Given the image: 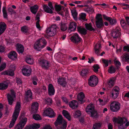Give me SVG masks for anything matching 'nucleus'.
<instances>
[{"instance_id":"nucleus-57","label":"nucleus","mask_w":129,"mask_h":129,"mask_svg":"<svg viewBox=\"0 0 129 129\" xmlns=\"http://www.w3.org/2000/svg\"><path fill=\"white\" fill-rule=\"evenodd\" d=\"M124 58L126 61H129V54H125L124 55Z\"/></svg>"},{"instance_id":"nucleus-20","label":"nucleus","mask_w":129,"mask_h":129,"mask_svg":"<svg viewBox=\"0 0 129 129\" xmlns=\"http://www.w3.org/2000/svg\"><path fill=\"white\" fill-rule=\"evenodd\" d=\"M48 94L50 96L54 95L55 92V90L53 86L51 84H50L48 86Z\"/></svg>"},{"instance_id":"nucleus-41","label":"nucleus","mask_w":129,"mask_h":129,"mask_svg":"<svg viewBox=\"0 0 129 129\" xmlns=\"http://www.w3.org/2000/svg\"><path fill=\"white\" fill-rule=\"evenodd\" d=\"M8 87V85L5 84L3 83H0V90H4L6 89Z\"/></svg>"},{"instance_id":"nucleus-60","label":"nucleus","mask_w":129,"mask_h":129,"mask_svg":"<svg viewBox=\"0 0 129 129\" xmlns=\"http://www.w3.org/2000/svg\"><path fill=\"white\" fill-rule=\"evenodd\" d=\"M23 127L22 126H21L18 123L17 125H16L15 127V129H22Z\"/></svg>"},{"instance_id":"nucleus-6","label":"nucleus","mask_w":129,"mask_h":129,"mask_svg":"<svg viewBox=\"0 0 129 129\" xmlns=\"http://www.w3.org/2000/svg\"><path fill=\"white\" fill-rule=\"evenodd\" d=\"M11 92L10 94H7V99L9 104L10 105H12L14 101V99L16 97V93L13 89L11 90Z\"/></svg>"},{"instance_id":"nucleus-49","label":"nucleus","mask_w":129,"mask_h":129,"mask_svg":"<svg viewBox=\"0 0 129 129\" xmlns=\"http://www.w3.org/2000/svg\"><path fill=\"white\" fill-rule=\"evenodd\" d=\"M109 21L110 22V24L111 25H115L117 22V21L115 19H112L111 18H110Z\"/></svg>"},{"instance_id":"nucleus-5","label":"nucleus","mask_w":129,"mask_h":129,"mask_svg":"<svg viewBox=\"0 0 129 129\" xmlns=\"http://www.w3.org/2000/svg\"><path fill=\"white\" fill-rule=\"evenodd\" d=\"M110 109L113 112H116L119 110L120 108V104L118 102L113 101L111 103L110 105Z\"/></svg>"},{"instance_id":"nucleus-56","label":"nucleus","mask_w":129,"mask_h":129,"mask_svg":"<svg viewBox=\"0 0 129 129\" xmlns=\"http://www.w3.org/2000/svg\"><path fill=\"white\" fill-rule=\"evenodd\" d=\"M55 10L57 11H60L61 9V7L60 5H56L55 6Z\"/></svg>"},{"instance_id":"nucleus-40","label":"nucleus","mask_w":129,"mask_h":129,"mask_svg":"<svg viewBox=\"0 0 129 129\" xmlns=\"http://www.w3.org/2000/svg\"><path fill=\"white\" fill-rule=\"evenodd\" d=\"M72 15L75 20L77 19V13L76 10L75 9H73L71 11Z\"/></svg>"},{"instance_id":"nucleus-12","label":"nucleus","mask_w":129,"mask_h":129,"mask_svg":"<svg viewBox=\"0 0 129 129\" xmlns=\"http://www.w3.org/2000/svg\"><path fill=\"white\" fill-rule=\"evenodd\" d=\"M33 99L32 93L31 90L30 89L28 90L25 93L24 101L26 102H29Z\"/></svg>"},{"instance_id":"nucleus-33","label":"nucleus","mask_w":129,"mask_h":129,"mask_svg":"<svg viewBox=\"0 0 129 129\" xmlns=\"http://www.w3.org/2000/svg\"><path fill=\"white\" fill-rule=\"evenodd\" d=\"M20 121L19 123L22 127H24L27 121V118L26 117L19 118Z\"/></svg>"},{"instance_id":"nucleus-42","label":"nucleus","mask_w":129,"mask_h":129,"mask_svg":"<svg viewBox=\"0 0 129 129\" xmlns=\"http://www.w3.org/2000/svg\"><path fill=\"white\" fill-rule=\"evenodd\" d=\"M52 99L49 98H46L44 100V102L46 104L50 105L52 103Z\"/></svg>"},{"instance_id":"nucleus-28","label":"nucleus","mask_w":129,"mask_h":129,"mask_svg":"<svg viewBox=\"0 0 129 129\" xmlns=\"http://www.w3.org/2000/svg\"><path fill=\"white\" fill-rule=\"evenodd\" d=\"M6 27V25L5 23L1 22L0 23V35L4 32Z\"/></svg>"},{"instance_id":"nucleus-45","label":"nucleus","mask_w":129,"mask_h":129,"mask_svg":"<svg viewBox=\"0 0 129 129\" xmlns=\"http://www.w3.org/2000/svg\"><path fill=\"white\" fill-rule=\"evenodd\" d=\"M32 79L33 84L35 85H37V82L38 81V79L37 77L36 76H33L32 77Z\"/></svg>"},{"instance_id":"nucleus-1","label":"nucleus","mask_w":129,"mask_h":129,"mask_svg":"<svg viewBox=\"0 0 129 129\" xmlns=\"http://www.w3.org/2000/svg\"><path fill=\"white\" fill-rule=\"evenodd\" d=\"M113 121L115 123H117L119 129H124L129 125V121L124 117H114Z\"/></svg>"},{"instance_id":"nucleus-14","label":"nucleus","mask_w":129,"mask_h":129,"mask_svg":"<svg viewBox=\"0 0 129 129\" xmlns=\"http://www.w3.org/2000/svg\"><path fill=\"white\" fill-rule=\"evenodd\" d=\"M46 116L50 117H54L55 116V114L52 110L50 108H47L44 112Z\"/></svg>"},{"instance_id":"nucleus-29","label":"nucleus","mask_w":129,"mask_h":129,"mask_svg":"<svg viewBox=\"0 0 129 129\" xmlns=\"http://www.w3.org/2000/svg\"><path fill=\"white\" fill-rule=\"evenodd\" d=\"M39 103L36 102H33L31 105V110L34 112H36L38 110Z\"/></svg>"},{"instance_id":"nucleus-62","label":"nucleus","mask_w":129,"mask_h":129,"mask_svg":"<svg viewBox=\"0 0 129 129\" xmlns=\"http://www.w3.org/2000/svg\"><path fill=\"white\" fill-rule=\"evenodd\" d=\"M123 49L124 51H125L129 52V46H124Z\"/></svg>"},{"instance_id":"nucleus-38","label":"nucleus","mask_w":129,"mask_h":129,"mask_svg":"<svg viewBox=\"0 0 129 129\" xmlns=\"http://www.w3.org/2000/svg\"><path fill=\"white\" fill-rule=\"evenodd\" d=\"M2 75H7L11 76H13L14 75V73L13 71H5L1 73Z\"/></svg>"},{"instance_id":"nucleus-53","label":"nucleus","mask_w":129,"mask_h":129,"mask_svg":"<svg viewBox=\"0 0 129 129\" xmlns=\"http://www.w3.org/2000/svg\"><path fill=\"white\" fill-rule=\"evenodd\" d=\"M16 83L18 84V85H20L22 84V81L21 79L19 78L16 77Z\"/></svg>"},{"instance_id":"nucleus-25","label":"nucleus","mask_w":129,"mask_h":129,"mask_svg":"<svg viewBox=\"0 0 129 129\" xmlns=\"http://www.w3.org/2000/svg\"><path fill=\"white\" fill-rule=\"evenodd\" d=\"M18 117V116L13 114L12 119L9 126V128H11L14 126Z\"/></svg>"},{"instance_id":"nucleus-8","label":"nucleus","mask_w":129,"mask_h":129,"mask_svg":"<svg viewBox=\"0 0 129 129\" xmlns=\"http://www.w3.org/2000/svg\"><path fill=\"white\" fill-rule=\"evenodd\" d=\"M96 21L95 23L98 28H100L103 24V20L102 18V15L101 14H97L96 16Z\"/></svg>"},{"instance_id":"nucleus-13","label":"nucleus","mask_w":129,"mask_h":129,"mask_svg":"<svg viewBox=\"0 0 129 129\" xmlns=\"http://www.w3.org/2000/svg\"><path fill=\"white\" fill-rule=\"evenodd\" d=\"M21 105L20 102H17L16 103L15 108L14 112L13 115L18 116L20 111L21 110Z\"/></svg>"},{"instance_id":"nucleus-59","label":"nucleus","mask_w":129,"mask_h":129,"mask_svg":"<svg viewBox=\"0 0 129 129\" xmlns=\"http://www.w3.org/2000/svg\"><path fill=\"white\" fill-rule=\"evenodd\" d=\"M8 11L9 12L11 13V14L16 13V12L11 7H9L8 9Z\"/></svg>"},{"instance_id":"nucleus-64","label":"nucleus","mask_w":129,"mask_h":129,"mask_svg":"<svg viewBox=\"0 0 129 129\" xmlns=\"http://www.w3.org/2000/svg\"><path fill=\"white\" fill-rule=\"evenodd\" d=\"M102 61L105 64L106 67L108 66L109 64V62L108 60L103 59Z\"/></svg>"},{"instance_id":"nucleus-37","label":"nucleus","mask_w":129,"mask_h":129,"mask_svg":"<svg viewBox=\"0 0 129 129\" xmlns=\"http://www.w3.org/2000/svg\"><path fill=\"white\" fill-rule=\"evenodd\" d=\"M62 115L69 121L71 120V117L69 113L65 110H63L62 111Z\"/></svg>"},{"instance_id":"nucleus-27","label":"nucleus","mask_w":129,"mask_h":129,"mask_svg":"<svg viewBox=\"0 0 129 129\" xmlns=\"http://www.w3.org/2000/svg\"><path fill=\"white\" fill-rule=\"evenodd\" d=\"M8 56L9 58L15 59L17 58V53L14 51H11L8 54Z\"/></svg>"},{"instance_id":"nucleus-11","label":"nucleus","mask_w":129,"mask_h":129,"mask_svg":"<svg viewBox=\"0 0 129 129\" xmlns=\"http://www.w3.org/2000/svg\"><path fill=\"white\" fill-rule=\"evenodd\" d=\"M120 29L117 27L115 30L112 31L111 33V35L114 39H117L121 35Z\"/></svg>"},{"instance_id":"nucleus-61","label":"nucleus","mask_w":129,"mask_h":129,"mask_svg":"<svg viewBox=\"0 0 129 129\" xmlns=\"http://www.w3.org/2000/svg\"><path fill=\"white\" fill-rule=\"evenodd\" d=\"M25 129H35L34 125H31L26 126L25 127Z\"/></svg>"},{"instance_id":"nucleus-21","label":"nucleus","mask_w":129,"mask_h":129,"mask_svg":"<svg viewBox=\"0 0 129 129\" xmlns=\"http://www.w3.org/2000/svg\"><path fill=\"white\" fill-rule=\"evenodd\" d=\"M57 82L58 84L63 87H66L67 85V82L66 81V79L65 78H59L58 79Z\"/></svg>"},{"instance_id":"nucleus-16","label":"nucleus","mask_w":129,"mask_h":129,"mask_svg":"<svg viewBox=\"0 0 129 129\" xmlns=\"http://www.w3.org/2000/svg\"><path fill=\"white\" fill-rule=\"evenodd\" d=\"M94 105L90 104H89V112L91 114V116L96 117H97V113L94 109Z\"/></svg>"},{"instance_id":"nucleus-47","label":"nucleus","mask_w":129,"mask_h":129,"mask_svg":"<svg viewBox=\"0 0 129 129\" xmlns=\"http://www.w3.org/2000/svg\"><path fill=\"white\" fill-rule=\"evenodd\" d=\"M21 30L23 33L24 34L28 32V27L25 26L22 27L21 28Z\"/></svg>"},{"instance_id":"nucleus-43","label":"nucleus","mask_w":129,"mask_h":129,"mask_svg":"<svg viewBox=\"0 0 129 129\" xmlns=\"http://www.w3.org/2000/svg\"><path fill=\"white\" fill-rule=\"evenodd\" d=\"M2 11L3 13V16L4 18H5L7 19L8 18V15L7 13L5 7H3L2 9Z\"/></svg>"},{"instance_id":"nucleus-30","label":"nucleus","mask_w":129,"mask_h":129,"mask_svg":"<svg viewBox=\"0 0 129 129\" xmlns=\"http://www.w3.org/2000/svg\"><path fill=\"white\" fill-rule=\"evenodd\" d=\"M38 8H39L38 6L36 5H35L30 8L31 12L35 15L37 13L38 10Z\"/></svg>"},{"instance_id":"nucleus-50","label":"nucleus","mask_w":129,"mask_h":129,"mask_svg":"<svg viewBox=\"0 0 129 129\" xmlns=\"http://www.w3.org/2000/svg\"><path fill=\"white\" fill-rule=\"evenodd\" d=\"M115 71V69L112 66L110 67L108 70L109 73L111 74L114 73Z\"/></svg>"},{"instance_id":"nucleus-48","label":"nucleus","mask_w":129,"mask_h":129,"mask_svg":"<svg viewBox=\"0 0 129 129\" xmlns=\"http://www.w3.org/2000/svg\"><path fill=\"white\" fill-rule=\"evenodd\" d=\"M81 114V113L80 111L77 110L75 112L74 116L75 117L78 118L79 117Z\"/></svg>"},{"instance_id":"nucleus-2","label":"nucleus","mask_w":129,"mask_h":129,"mask_svg":"<svg viewBox=\"0 0 129 129\" xmlns=\"http://www.w3.org/2000/svg\"><path fill=\"white\" fill-rule=\"evenodd\" d=\"M47 43V42L44 38H40L37 40L34 44V48L40 51L46 46Z\"/></svg>"},{"instance_id":"nucleus-31","label":"nucleus","mask_w":129,"mask_h":129,"mask_svg":"<svg viewBox=\"0 0 129 129\" xmlns=\"http://www.w3.org/2000/svg\"><path fill=\"white\" fill-rule=\"evenodd\" d=\"M16 48L17 52L19 53H22L24 51L23 46L19 44H17L16 45Z\"/></svg>"},{"instance_id":"nucleus-23","label":"nucleus","mask_w":129,"mask_h":129,"mask_svg":"<svg viewBox=\"0 0 129 129\" xmlns=\"http://www.w3.org/2000/svg\"><path fill=\"white\" fill-rule=\"evenodd\" d=\"M63 121V118L61 115H59L58 116L57 119L54 123V124L56 126L58 125H60L62 124Z\"/></svg>"},{"instance_id":"nucleus-3","label":"nucleus","mask_w":129,"mask_h":129,"mask_svg":"<svg viewBox=\"0 0 129 129\" xmlns=\"http://www.w3.org/2000/svg\"><path fill=\"white\" fill-rule=\"evenodd\" d=\"M59 30V27L56 24H52L47 29L46 33L48 36L52 37L55 35Z\"/></svg>"},{"instance_id":"nucleus-34","label":"nucleus","mask_w":129,"mask_h":129,"mask_svg":"<svg viewBox=\"0 0 129 129\" xmlns=\"http://www.w3.org/2000/svg\"><path fill=\"white\" fill-rule=\"evenodd\" d=\"M115 82V80L114 78H111L107 81V84L108 86L110 87L114 85Z\"/></svg>"},{"instance_id":"nucleus-36","label":"nucleus","mask_w":129,"mask_h":129,"mask_svg":"<svg viewBox=\"0 0 129 129\" xmlns=\"http://www.w3.org/2000/svg\"><path fill=\"white\" fill-rule=\"evenodd\" d=\"M26 62L29 64H32L34 62V60L33 57L30 56H27L25 59Z\"/></svg>"},{"instance_id":"nucleus-4","label":"nucleus","mask_w":129,"mask_h":129,"mask_svg":"<svg viewBox=\"0 0 129 129\" xmlns=\"http://www.w3.org/2000/svg\"><path fill=\"white\" fill-rule=\"evenodd\" d=\"M38 61L39 66L45 70L48 69L50 67V62L46 59L40 58L38 59Z\"/></svg>"},{"instance_id":"nucleus-22","label":"nucleus","mask_w":129,"mask_h":129,"mask_svg":"<svg viewBox=\"0 0 129 129\" xmlns=\"http://www.w3.org/2000/svg\"><path fill=\"white\" fill-rule=\"evenodd\" d=\"M42 15V14L40 12H38L36 16L35 20L37 21L36 22V25L37 28H41V26L39 24V22L40 21V16Z\"/></svg>"},{"instance_id":"nucleus-51","label":"nucleus","mask_w":129,"mask_h":129,"mask_svg":"<svg viewBox=\"0 0 129 129\" xmlns=\"http://www.w3.org/2000/svg\"><path fill=\"white\" fill-rule=\"evenodd\" d=\"M33 118L36 120H39L41 119L40 116L38 114H34L33 115Z\"/></svg>"},{"instance_id":"nucleus-32","label":"nucleus","mask_w":129,"mask_h":129,"mask_svg":"<svg viewBox=\"0 0 129 129\" xmlns=\"http://www.w3.org/2000/svg\"><path fill=\"white\" fill-rule=\"evenodd\" d=\"M86 14L81 13L79 15L78 19L82 21H86L87 19L86 18Z\"/></svg>"},{"instance_id":"nucleus-55","label":"nucleus","mask_w":129,"mask_h":129,"mask_svg":"<svg viewBox=\"0 0 129 129\" xmlns=\"http://www.w3.org/2000/svg\"><path fill=\"white\" fill-rule=\"evenodd\" d=\"M67 126V123L65 122L63 123L62 126L60 127L59 128H57V129H66Z\"/></svg>"},{"instance_id":"nucleus-17","label":"nucleus","mask_w":129,"mask_h":129,"mask_svg":"<svg viewBox=\"0 0 129 129\" xmlns=\"http://www.w3.org/2000/svg\"><path fill=\"white\" fill-rule=\"evenodd\" d=\"M77 99L78 102L81 104H82L85 102V95L82 92L78 93L77 95Z\"/></svg>"},{"instance_id":"nucleus-15","label":"nucleus","mask_w":129,"mask_h":129,"mask_svg":"<svg viewBox=\"0 0 129 129\" xmlns=\"http://www.w3.org/2000/svg\"><path fill=\"white\" fill-rule=\"evenodd\" d=\"M77 26L76 23L74 21H72L69 23L68 31L69 32L75 31L76 30Z\"/></svg>"},{"instance_id":"nucleus-7","label":"nucleus","mask_w":129,"mask_h":129,"mask_svg":"<svg viewBox=\"0 0 129 129\" xmlns=\"http://www.w3.org/2000/svg\"><path fill=\"white\" fill-rule=\"evenodd\" d=\"M98 78L96 76L93 75L90 76L89 78V85L95 86L98 84Z\"/></svg>"},{"instance_id":"nucleus-54","label":"nucleus","mask_w":129,"mask_h":129,"mask_svg":"<svg viewBox=\"0 0 129 129\" xmlns=\"http://www.w3.org/2000/svg\"><path fill=\"white\" fill-rule=\"evenodd\" d=\"M6 66V64L5 63H4L1 64L0 67V72L3 70L5 68Z\"/></svg>"},{"instance_id":"nucleus-39","label":"nucleus","mask_w":129,"mask_h":129,"mask_svg":"<svg viewBox=\"0 0 129 129\" xmlns=\"http://www.w3.org/2000/svg\"><path fill=\"white\" fill-rule=\"evenodd\" d=\"M60 29L62 31H65L67 29V27L66 24L64 23H60Z\"/></svg>"},{"instance_id":"nucleus-63","label":"nucleus","mask_w":129,"mask_h":129,"mask_svg":"<svg viewBox=\"0 0 129 129\" xmlns=\"http://www.w3.org/2000/svg\"><path fill=\"white\" fill-rule=\"evenodd\" d=\"M114 62L116 66L119 67L120 66L121 63L119 61L116 60H115L114 61Z\"/></svg>"},{"instance_id":"nucleus-46","label":"nucleus","mask_w":129,"mask_h":129,"mask_svg":"<svg viewBox=\"0 0 129 129\" xmlns=\"http://www.w3.org/2000/svg\"><path fill=\"white\" fill-rule=\"evenodd\" d=\"M101 125V124L100 122L96 123L93 125L92 129H99Z\"/></svg>"},{"instance_id":"nucleus-52","label":"nucleus","mask_w":129,"mask_h":129,"mask_svg":"<svg viewBox=\"0 0 129 129\" xmlns=\"http://www.w3.org/2000/svg\"><path fill=\"white\" fill-rule=\"evenodd\" d=\"M88 72L87 69L83 70L80 73V75L82 76H85L86 75Z\"/></svg>"},{"instance_id":"nucleus-9","label":"nucleus","mask_w":129,"mask_h":129,"mask_svg":"<svg viewBox=\"0 0 129 129\" xmlns=\"http://www.w3.org/2000/svg\"><path fill=\"white\" fill-rule=\"evenodd\" d=\"M119 90L120 89L118 87L115 86L114 87L111 93V97L114 99L116 98L119 95Z\"/></svg>"},{"instance_id":"nucleus-44","label":"nucleus","mask_w":129,"mask_h":129,"mask_svg":"<svg viewBox=\"0 0 129 129\" xmlns=\"http://www.w3.org/2000/svg\"><path fill=\"white\" fill-rule=\"evenodd\" d=\"M93 70L95 73L98 72L99 69L100 68V67L99 65L95 64L93 66Z\"/></svg>"},{"instance_id":"nucleus-26","label":"nucleus","mask_w":129,"mask_h":129,"mask_svg":"<svg viewBox=\"0 0 129 129\" xmlns=\"http://www.w3.org/2000/svg\"><path fill=\"white\" fill-rule=\"evenodd\" d=\"M101 48V44L100 42H99L94 47V49L95 53L98 55L99 53Z\"/></svg>"},{"instance_id":"nucleus-19","label":"nucleus","mask_w":129,"mask_h":129,"mask_svg":"<svg viewBox=\"0 0 129 129\" xmlns=\"http://www.w3.org/2000/svg\"><path fill=\"white\" fill-rule=\"evenodd\" d=\"M77 29V31L82 35H85L87 33V30L82 26L78 25Z\"/></svg>"},{"instance_id":"nucleus-35","label":"nucleus","mask_w":129,"mask_h":129,"mask_svg":"<svg viewBox=\"0 0 129 129\" xmlns=\"http://www.w3.org/2000/svg\"><path fill=\"white\" fill-rule=\"evenodd\" d=\"M43 9L45 12L50 14H52L53 13L52 10L50 9L47 6L44 5L43 7Z\"/></svg>"},{"instance_id":"nucleus-24","label":"nucleus","mask_w":129,"mask_h":129,"mask_svg":"<svg viewBox=\"0 0 129 129\" xmlns=\"http://www.w3.org/2000/svg\"><path fill=\"white\" fill-rule=\"evenodd\" d=\"M69 105L73 109H76L78 106V103L76 101L73 100L69 102Z\"/></svg>"},{"instance_id":"nucleus-18","label":"nucleus","mask_w":129,"mask_h":129,"mask_svg":"<svg viewBox=\"0 0 129 129\" xmlns=\"http://www.w3.org/2000/svg\"><path fill=\"white\" fill-rule=\"evenodd\" d=\"M31 70L30 68L26 67H23L22 70L23 74L27 76H29L31 73Z\"/></svg>"},{"instance_id":"nucleus-58","label":"nucleus","mask_w":129,"mask_h":129,"mask_svg":"<svg viewBox=\"0 0 129 129\" xmlns=\"http://www.w3.org/2000/svg\"><path fill=\"white\" fill-rule=\"evenodd\" d=\"M120 23L121 26L122 27H123L125 26L126 25V23L124 20L123 19H121L120 20Z\"/></svg>"},{"instance_id":"nucleus-10","label":"nucleus","mask_w":129,"mask_h":129,"mask_svg":"<svg viewBox=\"0 0 129 129\" xmlns=\"http://www.w3.org/2000/svg\"><path fill=\"white\" fill-rule=\"evenodd\" d=\"M70 39L73 43L78 44L81 42L82 39L77 34L75 33L72 36Z\"/></svg>"}]
</instances>
